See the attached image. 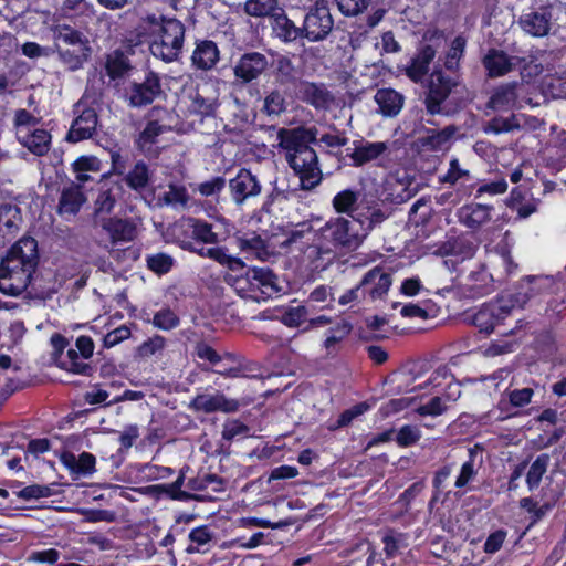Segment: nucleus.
<instances>
[{
	"mask_svg": "<svg viewBox=\"0 0 566 566\" xmlns=\"http://www.w3.org/2000/svg\"><path fill=\"white\" fill-rule=\"evenodd\" d=\"M38 244L32 238H23L12 245L0 263V292L7 295L22 293L36 266Z\"/></svg>",
	"mask_w": 566,
	"mask_h": 566,
	"instance_id": "nucleus-3",
	"label": "nucleus"
},
{
	"mask_svg": "<svg viewBox=\"0 0 566 566\" xmlns=\"http://www.w3.org/2000/svg\"><path fill=\"white\" fill-rule=\"evenodd\" d=\"M442 255H454L460 259H470L475 253V245L463 237L448 239L439 249Z\"/></svg>",
	"mask_w": 566,
	"mask_h": 566,
	"instance_id": "nucleus-37",
	"label": "nucleus"
},
{
	"mask_svg": "<svg viewBox=\"0 0 566 566\" xmlns=\"http://www.w3.org/2000/svg\"><path fill=\"white\" fill-rule=\"evenodd\" d=\"M128 69L126 56L118 51L108 55L106 61V70L111 77L116 78L122 76Z\"/></svg>",
	"mask_w": 566,
	"mask_h": 566,
	"instance_id": "nucleus-50",
	"label": "nucleus"
},
{
	"mask_svg": "<svg viewBox=\"0 0 566 566\" xmlns=\"http://www.w3.org/2000/svg\"><path fill=\"white\" fill-rule=\"evenodd\" d=\"M526 294L518 293L516 296L502 295L495 302L483 305L472 316L471 322L480 332L491 333L496 325L501 324L512 311L521 308L526 303Z\"/></svg>",
	"mask_w": 566,
	"mask_h": 566,
	"instance_id": "nucleus-8",
	"label": "nucleus"
},
{
	"mask_svg": "<svg viewBox=\"0 0 566 566\" xmlns=\"http://www.w3.org/2000/svg\"><path fill=\"white\" fill-rule=\"evenodd\" d=\"M334 25L329 9L324 2H316L304 19L303 36L311 42L324 40Z\"/></svg>",
	"mask_w": 566,
	"mask_h": 566,
	"instance_id": "nucleus-11",
	"label": "nucleus"
},
{
	"mask_svg": "<svg viewBox=\"0 0 566 566\" xmlns=\"http://www.w3.org/2000/svg\"><path fill=\"white\" fill-rule=\"evenodd\" d=\"M193 65L201 70L212 69L219 61V50L212 41H201L197 44L192 56Z\"/></svg>",
	"mask_w": 566,
	"mask_h": 566,
	"instance_id": "nucleus-27",
	"label": "nucleus"
},
{
	"mask_svg": "<svg viewBox=\"0 0 566 566\" xmlns=\"http://www.w3.org/2000/svg\"><path fill=\"white\" fill-rule=\"evenodd\" d=\"M91 54L88 40L82 41L73 46L61 48L60 57L71 70L80 69Z\"/></svg>",
	"mask_w": 566,
	"mask_h": 566,
	"instance_id": "nucleus-31",
	"label": "nucleus"
},
{
	"mask_svg": "<svg viewBox=\"0 0 566 566\" xmlns=\"http://www.w3.org/2000/svg\"><path fill=\"white\" fill-rule=\"evenodd\" d=\"M80 514L84 517L86 522L96 523V522H114L116 520V513L108 510H92V509H81Z\"/></svg>",
	"mask_w": 566,
	"mask_h": 566,
	"instance_id": "nucleus-55",
	"label": "nucleus"
},
{
	"mask_svg": "<svg viewBox=\"0 0 566 566\" xmlns=\"http://www.w3.org/2000/svg\"><path fill=\"white\" fill-rule=\"evenodd\" d=\"M159 93V78L154 74H149L143 83L132 86L129 101L133 106H144L151 103Z\"/></svg>",
	"mask_w": 566,
	"mask_h": 566,
	"instance_id": "nucleus-18",
	"label": "nucleus"
},
{
	"mask_svg": "<svg viewBox=\"0 0 566 566\" xmlns=\"http://www.w3.org/2000/svg\"><path fill=\"white\" fill-rule=\"evenodd\" d=\"M125 180L127 185L135 190L144 189L149 180L147 166L144 163H137L126 175Z\"/></svg>",
	"mask_w": 566,
	"mask_h": 566,
	"instance_id": "nucleus-47",
	"label": "nucleus"
},
{
	"mask_svg": "<svg viewBox=\"0 0 566 566\" xmlns=\"http://www.w3.org/2000/svg\"><path fill=\"white\" fill-rule=\"evenodd\" d=\"M96 224L106 233L113 245L133 242L138 235L137 224L132 219L99 218L96 219Z\"/></svg>",
	"mask_w": 566,
	"mask_h": 566,
	"instance_id": "nucleus-12",
	"label": "nucleus"
},
{
	"mask_svg": "<svg viewBox=\"0 0 566 566\" xmlns=\"http://www.w3.org/2000/svg\"><path fill=\"white\" fill-rule=\"evenodd\" d=\"M61 460L76 475H88L95 471V457L88 452H82L80 455L64 453Z\"/></svg>",
	"mask_w": 566,
	"mask_h": 566,
	"instance_id": "nucleus-30",
	"label": "nucleus"
},
{
	"mask_svg": "<svg viewBox=\"0 0 566 566\" xmlns=\"http://www.w3.org/2000/svg\"><path fill=\"white\" fill-rule=\"evenodd\" d=\"M227 281L242 297L255 301L272 297L281 291L277 276L269 268H250L243 275H229Z\"/></svg>",
	"mask_w": 566,
	"mask_h": 566,
	"instance_id": "nucleus-6",
	"label": "nucleus"
},
{
	"mask_svg": "<svg viewBox=\"0 0 566 566\" xmlns=\"http://www.w3.org/2000/svg\"><path fill=\"white\" fill-rule=\"evenodd\" d=\"M55 360L60 368L73 374L87 375L92 369L91 366L85 363L86 358H83V356L73 348H70L65 355L60 353Z\"/></svg>",
	"mask_w": 566,
	"mask_h": 566,
	"instance_id": "nucleus-33",
	"label": "nucleus"
},
{
	"mask_svg": "<svg viewBox=\"0 0 566 566\" xmlns=\"http://www.w3.org/2000/svg\"><path fill=\"white\" fill-rule=\"evenodd\" d=\"M189 224L192 228V234L197 240L205 243H217L220 241L218 233L213 231L212 224L196 219H190Z\"/></svg>",
	"mask_w": 566,
	"mask_h": 566,
	"instance_id": "nucleus-46",
	"label": "nucleus"
},
{
	"mask_svg": "<svg viewBox=\"0 0 566 566\" xmlns=\"http://www.w3.org/2000/svg\"><path fill=\"white\" fill-rule=\"evenodd\" d=\"M273 34L283 42H293L303 35L302 28L295 25L286 14H273L271 19Z\"/></svg>",
	"mask_w": 566,
	"mask_h": 566,
	"instance_id": "nucleus-28",
	"label": "nucleus"
},
{
	"mask_svg": "<svg viewBox=\"0 0 566 566\" xmlns=\"http://www.w3.org/2000/svg\"><path fill=\"white\" fill-rule=\"evenodd\" d=\"M434 43L424 45L416 57L412 59L411 64L407 67V75L413 81L419 82L428 72L429 64L436 56L437 48L443 42L441 34H436Z\"/></svg>",
	"mask_w": 566,
	"mask_h": 566,
	"instance_id": "nucleus-17",
	"label": "nucleus"
},
{
	"mask_svg": "<svg viewBox=\"0 0 566 566\" xmlns=\"http://www.w3.org/2000/svg\"><path fill=\"white\" fill-rule=\"evenodd\" d=\"M453 83L447 78L441 71L431 73L428 84V95L426 98L427 109L431 114H438L441 111L442 102L448 97Z\"/></svg>",
	"mask_w": 566,
	"mask_h": 566,
	"instance_id": "nucleus-15",
	"label": "nucleus"
},
{
	"mask_svg": "<svg viewBox=\"0 0 566 566\" xmlns=\"http://www.w3.org/2000/svg\"><path fill=\"white\" fill-rule=\"evenodd\" d=\"M140 42L149 45L151 54L165 62H174L181 54L185 41V27L174 18L161 14H147L137 27Z\"/></svg>",
	"mask_w": 566,
	"mask_h": 566,
	"instance_id": "nucleus-2",
	"label": "nucleus"
},
{
	"mask_svg": "<svg viewBox=\"0 0 566 566\" xmlns=\"http://www.w3.org/2000/svg\"><path fill=\"white\" fill-rule=\"evenodd\" d=\"M191 408L197 411L206 413L211 412H233L238 410L239 403L237 400L228 399L223 394H200L197 395L191 401Z\"/></svg>",
	"mask_w": 566,
	"mask_h": 566,
	"instance_id": "nucleus-16",
	"label": "nucleus"
},
{
	"mask_svg": "<svg viewBox=\"0 0 566 566\" xmlns=\"http://www.w3.org/2000/svg\"><path fill=\"white\" fill-rule=\"evenodd\" d=\"M153 324L159 329L170 331L178 326L179 317L170 308H163L154 315Z\"/></svg>",
	"mask_w": 566,
	"mask_h": 566,
	"instance_id": "nucleus-51",
	"label": "nucleus"
},
{
	"mask_svg": "<svg viewBox=\"0 0 566 566\" xmlns=\"http://www.w3.org/2000/svg\"><path fill=\"white\" fill-rule=\"evenodd\" d=\"M458 216L462 224L478 229L491 220V207L481 203L468 205L459 210Z\"/></svg>",
	"mask_w": 566,
	"mask_h": 566,
	"instance_id": "nucleus-23",
	"label": "nucleus"
},
{
	"mask_svg": "<svg viewBox=\"0 0 566 566\" xmlns=\"http://www.w3.org/2000/svg\"><path fill=\"white\" fill-rule=\"evenodd\" d=\"M520 192L517 190L512 191V201L514 209L516 210L518 217L521 218H527L531 214H533L538 207L539 200L531 198L530 200L525 202L518 201Z\"/></svg>",
	"mask_w": 566,
	"mask_h": 566,
	"instance_id": "nucleus-53",
	"label": "nucleus"
},
{
	"mask_svg": "<svg viewBox=\"0 0 566 566\" xmlns=\"http://www.w3.org/2000/svg\"><path fill=\"white\" fill-rule=\"evenodd\" d=\"M146 263L150 271L161 275L168 273L172 269L175 261L170 255L160 252L148 255L146 258Z\"/></svg>",
	"mask_w": 566,
	"mask_h": 566,
	"instance_id": "nucleus-49",
	"label": "nucleus"
},
{
	"mask_svg": "<svg viewBox=\"0 0 566 566\" xmlns=\"http://www.w3.org/2000/svg\"><path fill=\"white\" fill-rule=\"evenodd\" d=\"M277 4V0H248L244 10L252 17H265L272 14Z\"/></svg>",
	"mask_w": 566,
	"mask_h": 566,
	"instance_id": "nucleus-48",
	"label": "nucleus"
},
{
	"mask_svg": "<svg viewBox=\"0 0 566 566\" xmlns=\"http://www.w3.org/2000/svg\"><path fill=\"white\" fill-rule=\"evenodd\" d=\"M196 252L201 256L214 260L219 264L228 268L231 272H239L245 266L241 259L228 254L227 250L221 247L200 248L196 250Z\"/></svg>",
	"mask_w": 566,
	"mask_h": 566,
	"instance_id": "nucleus-32",
	"label": "nucleus"
},
{
	"mask_svg": "<svg viewBox=\"0 0 566 566\" xmlns=\"http://www.w3.org/2000/svg\"><path fill=\"white\" fill-rule=\"evenodd\" d=\"M517 98L516 85L506 84L500 86L491 96L489 106L495 111H505L515 105Z\"/></svg>",
	"mask_w": 566,
	"mask_h": 566,
	"instance_id": "nucleus-39",
	"label": "nucleus"
},
{
	"mask_svg": "<svg viewBox=\"0 0 566 566\" xmlns=\"http://www.w3.org/2000/svg\"><path fill=\"white\" fill-rule=\"evenodd\" d=\"M97 126V115L94 109L86 108L75 118L67 138L71 142H80L90 138Z\"/></svg>",
	"mask_w": 566,
	"mask_h": 566,
	"instance_id": "nucleus-20",
	"label": "nucleus"
},
{
	"mask_svg": "<svg viewBox=\"0 0 566 566\" xmlns=\"http://www.w3.org/2000/svg\"><path fill=\"white\" fill-rule=\"evenodd\" d=\"M312 227L308 223H302L297 229L292 230L282 241L266 243L255 233H244L237 238V244L241 252L248 258L268 261L280 251H276V244L281 249H287L292 245H298L305 234H308ZM301 249V247H297Z\"/></svg>",
	"mask_w": 566,
	"mask_h": 566,
	"instance_id": "nucleus-7",
	"label": "nucleus"
},
{
	"mask_svg": "<svg viewBox=\"0 0 566 566\" xmlns=\"http://www.w3.org/2000/svg\"><path fill=\"white\" fill-rule=\"evenodd\" d=\"M409 216L417 224L424 223L431 216V208L424 199H419L411 206Z\"/></svg>",
	"mask_w": 566,
	"mask_h": 566,
	"instance_id": "nucleus-58",
	"label": "nucleus"
},
{
	"mask_svg": "<svg viewBox=\"0 0 566 566\" xmlns=\"http://www.w3.org/2000/svg\"><path fill=\"white\" fill-rule=\"evenodd\" d=\"M554 7L548 1L536 0L535 3L520 18V25L532 36H545L548 34Z\"/></svg>",
	"mask_w": 566,
	"mask_h": 566,
	"instance_id": "nucleus-10",
	"label": "nucleus"
},
{
	"mask_svg": "<svg viewBox=\"0 0 566 566\" xmlns=\"http://www.w3.org/2000/svg\"><path fill=\"white\" fill-rule=\"evenodd\" d=\"M297 95L315 108H327L333 101L331 93L324 85L304 82L298 85Z\"/></svg>",
	"mask_w": 566,
	"mask_h": 566,
	"instance_id": "nucleus-22",
	"label": "nucleus"
},
{
	"mask_svg": "<svg viewBox=\"0 0 566 566\" xmlns=\"http://www.w3.org/2000/svg\"><path fill=\"white\" fill-rule=\"evenodd\" d=\"M122 192L118 184H113L107 188L102 187L94 205L95 220L99 218H109L107 214L112 212L117 199Z\"/></svg>",
	"mask_w": 566,
	"mask_h": 566,
	"instance_id": "nucleus-24",
	"label": "nucleus"
},
{
	"mask_svg": "<svg viewBox=\"0 0 566 566\" xmlns=\"http://www.w3.org/2000/svg\"><path fill=\"white\" fill-rule=\"evenodd\" d=\"M352 328V325L347 321L343 319L327 331L326 338L323 343V347L327 355L336 353L337 344L350 334Z\"/></svg>",
	"mask_w": 566,
	"mask_h": 566,
	"instance_id": "nucleus-40",
	"label": "nucleus"
},
{
	"mask_svg": "<svg viewBox=\"0 0 566 566\" xmlns=\"http://www.w3.org/2000/svg\"><path fill=\"white\" fill-rule=\"evenodd\" d=\"M389 217V213L382 209L379 203L365 206L355 217L361 231H366V238L371 230L384 222Z\"/></svg>",
	"mask_w": 566,
	"mask_h": 566,
	"instance_id": "nucleus-29",
	"label": "nucleus"
},
{
	"mask_svg": "<svg viewBox=\"0 0 566 566\" xmlns=\"http://www.w3.org/2000/svg\"><path fill=\"white\" fill-rule=\"evenodd\" d=\"M85 40H87V38L69 25H59L54 30V42L59 53L61 48L73 46Z\"/></svg>",
	"mask_w": 566,
	"mask_h": 566,
	"instance_id": "nucleus-43",
	"label": "nucleus"
},
{
	"mask_svg": "<svg viewBox=\"0 0 566 566\" xmlns=\"http://www.w3.org/2000/svg\"><path fill=\"white\" fill-rule=\"evenodd\" d=\"M226 185V180L222 177H213L210 180L199 184L196 190L205 197L213 196L219 193Z\"/></svg>",
	"mask_w": 566,
	"mask_h": 566,
	"instance_id": "nucleus-59",
	"label": "nucleus"
},
{
	"mask_svg": "<svg viewBox=\"0 0 566 566\" xmlns=\"http://www.w3.org/2000/svg\"><path fill=\"white\" fill-rule=\"evenodd\" d=\"M190 544L187 547L189 554H205L210 551L214 539V533L208 526H199L189 533Z\"/></svg>",
	"mask_w": 566,
	"mask_h": 566,
	"instance_id": "nucleus-35",
	"label": "nucleus"
},
{
	"mask_svg": "<svg viewBox=\"0 0 566 566\" xmlns=\"http://www.w3.org/2000/svg\"><path fill=\"white\" fill-rule=\"evenodd\" d=\"M447 409L446 403L440 397L432 398L428 403L420 406L417 411L420 416H440Z\"/></svg>",
	"mask_w": 566,
	"mask_h": 566,
	"instance_id": "nucleus-61",
	"label": "nucleus"
},
{
	"mask_svg": "<svg viewBox=\"0 0 566 566\" xmlns=\"http://www.w3.org/2000/svg\"><path fill=\"white\" fill-rule=\"evenodd\" d=\"M359 199V192L352 189H345L337 192L333 200L332 206L337 213H345L350 217Z\"/></svg>",
	"mask_w": 566,
	"mask_h": 566,
	"instance_id": "nucleus-42",
	"label": "nucleus"
},
{
	"mask_svg": "<svg viewBox=\"0 0 566 566\" xmlns=\"http://www.w3.org/2000/svg\"><path fill=\"white\" fill-rule=\"evenodd\" d=\"M22 223L20 208L10 202L0 205V231L3 234H14Z\"/></svg>",
	"mask_w": 566,
	"mask_h": 566,
	"instance_id": "nucleus-36",
	"label": "nucleus"
},
{
	"mask_svg": "<svg viewBox=\"0 0 566 566\" xmlns=\"http://www.w3.org/2000/svg\"><path fill=\"white\" fill-rule=\"evenodd\" d=\"M284 98L280 93L272 92L265 97L264 111L269 115H279L284 111Z\"/></svg>",
	"mask_w": 566,
	"mask_h": 566,
	"instance_id": "nucleus-62",
	"label": "nucleus"
},
{
	"mask_svg": "<svg viewBox=\"0 0 566 566\" xmlns=\"http://www.w3.org/2000/svg\"><path fill=\"white\" fill-rule=\"evenodd\" d=\"M219 106V90L216 83H187L184 85L176 104L178 113L185 117H208L214 115Z\"/></svg>",
	"mask_w": 566,
	"mask_h": 566,
	"instance_id": "nucleus-4",
	"label": "nucleus"
},
{
	"mask_svg": "<svg viewBox=\"0 0 566 566\" xmlns=\"http://www.w3.org/2000/svg\"><path fill=\"white\" fill-rule=\"evenodd\" d=\"M322 244L346 251L357 250L366 239V231H361L355 217H333L316 231Z\"/></svg>",
	"mask_w": 566,
	"mask_h": 566,
	"instance_id": "nucleus-5",
	"label": "nucleus"
},
{
	"mask_svg": "<svg viewBox=\"0 0 566 566\" xmlns=\"http://www.w3.org/2000/svg\"><path fill=\"white\" fill-rule=\"evenodd\" d=\"M453 135V129L444 128L439 132H432L424 139L423 145L436 151H443L450 148L451 146V137Z\"/></svg>",
	"mask_w": 566,
	"mask_h": 566,
	"instance_id": "nucleus-45",
	"label": "nucleus"
},
{
	"mask_svg": "<svg viewBox=\"0 0 566 566\" xmlns=\"http://www.w3.org/2000/svg\"><path fill=\"white\" fill-rule=\"evenodd\" d=\"M549 457L547 454L538 455L531 464L526 475V483L530 490L538 486L543 475L547 471Z\"/></svg>",
	"mask_w": 566,
	"mask_h": 566,
	"instance_id": "nucleus-44",
	"label": "nucleus"
},
{
	"mask_svg": "<svg viewBox=\"0 0 566 566\" xmlns=\"http://www.w3.org/2000/svg\"><path fill=\"white\" fill-rule=\"evenodd\" d=\"M102 170V161L95 156H81L72 164V171L78 185L93 180V175Z\"/></svg>",
	"mask_w": 566,
	"mask_h": 566,
	"instance_id": "nucleus-26",
	"label": "nucleus"
},
{
	"mask_svg": "<svg viewBox=\"0 0 566 566\" xmlns=\"http://www.w3.org/2000/svg\"><path fill=\"white\" fill-rule=\"evenodd\" d=\"M389 150V144L386 142H360L355 146L350 157L355 166H361L374 161Z\"/></svg>",
	"mask_w": 566,
	"mask_h": 566,
	"instance_id": "nucleus-21",
	"label": "nucleus"
},
{
	"mask_svg": "<svg viewBox=\"0 0 566 566\" xmlns=\"http://www.w3.org/2000/svg\"><path fill=\"white\" fill-rule=\"evenodd\" d=\"M465 46V41L458 36L455 38L450 46V50L448 51L447 59H446V67L449 70H453L458 66L459 61L463 54Z\"/></svg>",
	"mask_w": 566,
	"mask_h": 566,
	"instance_id": "nucleus-54",
	"label": "nucleus"
},
{
	"mask_svg": "<svg viewBox=\"0 0 566 566\" xmlns=\"http://www.w3.org/2000/svg\"><path fill=\"white\" fill-rule=\"evenodd\" d=\"M374 98L379 106V112L387 117L398 115L403 106V96L391 88L378 90Z\"/></svg>",
	"mask_w": 566,
	"mask_h": 566,
	"instance_id": "nucleus-25",
	"label": "nucleus"
},
{
	"mask_svg": "<svg viewBox=\"0 0 566 566\" xmlns=\"http://www.w3.org/2000/svg\"><path fill=\"white\" fill-rule=\"evenodd\" d=\"M314 310V306H311L308 303L291 306L283 312L281 321L287 327H300L302 324L307 323L308 316L313 314Z\"/></svg>",
	"mask_w": 566,
	"mask_h": 566,
	"instance_id": "nucleus-41",
	"label": "nucleus"
},
{
	"mask_svg": "<svg viewBox=\"0 0 566 566\" xmlns=\"http://www.w3.org/2000/svg\"><path fill=\"white\" fill-rule=\"evenodd\" d=\"M165 127L157 122H149L140 133L138 144L142 149L149 150L150 146L156 143V138L164 132Z\"/></svg>",
	"mask_w": 566,
	"mask_h": 566,
	"instance_id": "nucleus-52",
	"label": "nucleus"
},
{
	"mask_svg": "<svg viewBox=\"0 0 566 566\" xmlns=\"http://www.w3.org/2000/svg\"><path fill=\"white\" fill-rule=\"evenodd\" d=\"M391 276L380 268L370 270L360 282V286L371 298H380L389 291Z\"/></svg>",
	"mask_w": 566,
	"mask_h": 566,
	"instance_id": "nucleus-19",
	"label": "nucleus"
},
{
	"mask_svg": "<svg viewBox=\"0 0 566 566\" xmlns=\"http://www.w3.org/2000/svg\"><path fill=\"white\" fill-rule=\"evenodd\" d=\"M279 146L285 151V157L300 177L303 189L315 188L322 181V170L315 150L310 144L316 142L317 134L314 128L280 129L277 133Z\"/></svg>",
	"mask_w": 566,
	"mask_h": 566,
	"instance_id": "nucleus-1",
	"label": "nucleus"
},
{
	"mask_svg": "<svg viewBox=\"0 0 566 566\" xmlns=\"http://www.w3.org/2000/svg\"><path fill=\"white\" fill-rule=\"evenodd\" d=\"M412 402L413 398L411 397L396 398L385 403L380 410L384 416L388 417L410 407Z\"/></svg>",
	"mask_w": 566,
	"mask_h": 566,
	"instance_id": "nucleus-60",
	"label": "nucleus"
},
{
	"mask_svg": "<svg viewBox=\"0 0 566 566\" xmlns=\"http://www.w3.org/2000/svg\"><path fill=\"white\" fill-rule=\"evenodd\" d=\"M420 430L416 426H403L397 432L396 441L401 447H408L416 443L420 439Z\"/></svg>",
	"mask_w": 566,
	"mask_h": 566,
	"instance_id": "nucleus-56",
	"label": "nucleus"
},
{
	"mask_svg": "<svg viewBox=\"0 0 566 566\" xmlns=\"http://www.w3.org/2000/svg\"><path fill=\"white\" fill-rule=\"evenodd\" d=\"M82 185H71L61 195L59 210L61 213L75 214L85 202V196L81 190Z\"/></svg>",
	"mask_w": 566,
	"mask_h": 566,
	"instance_id": "nucleus-34",
	"label": "nucleus"
},
{
	"mask_svg": "<svg viewBox=\"0 0 566 566\" xmlns=\"http://www.w3.org/2000/svg\"><path fill=\"white\" fill-rule=\"evenodd\" d=\"M248 433V427L238 420H231L224 423L222 430V437L227 440H232L239 436H245Z\"/></svg>",
	"mask_w": 566,
	"mask_h": 566,
	"instance_id": "nucleus-64",
	"label": "nucleus"
},
{
	"mask_svg": "<svg viewBox=\"0 0 566 566\" xmlns=\"http://www.w3.org/2000/svg\"><path fill=\"white\" fill-rule=\"evenodd\" d=\"M15 135L19 143L36 156L44 155L51 144V135L40 126V120L25 109L14 116Z\"/></svg>",
	"mask_w": 566,
	"mask_h": 566,
	"instance_id": "nucleus-9",
	"label": "nucleus"
},
{
	"mask_svg": "<svg viewBox=\"0 0 566 566\" xmlns=\"http://www.w3.org/2000/svg\"><path fill=\"white\" fill-rule=\"evenodd\" d=\"M483 64L490 76H502L512 67L511 59L504 52L497 50L489 51Z\"/></svg>",
	"mask_w": 566,
	"mask_h": 566,
	"instance_id": "nucleus-38",
	"label": "nucleus"
},
{
	"mask_svg": "<svg viewBox=\"0 0 566 566\" xmlns=\"http://www.w3.org/2000/svg\"><path fill=\"white\" fill-rule=\"evenodd\" d=\"M340 12L345 15H357L369 4V0H336Z\"/></svg>",
	"mask_w": 566,
	"mask_h": 566,
	"instance_id": "nucleus-57",
	"label": "nucleus"
},
{
	"mask_svg": "<svg viewBox=\"0 0 566 566\" xmlns=\"http://www.w3.org/2000/svg\"><path fill=\"white\" fill-rule=\"evenodd\" d=\"M230 196L235 205H243L248 199L261 193L262 186L258 177L242 168L229 181Z\"/></svg>",
	"mask_w": 566,
	"mask_h": 566,
	"instance_id": "nucleus-13",
	"label": "nucleus"
},
{
	"mask_svg": "<svg viewBox=\"0 0 566 566\" xmlns=\"http://www.w3.org/2000/svg\"><path fill=\"white\" fill-rule=\"evenodd\" d=\"M163 199L167 205H185L187 202L188 196L184 187L170 185L169 189L165 191Z\"/></svg>",
	"mask_w": 566,
	"mask_h": 566,
	"instance_id": "nucleus-63",
	"label": "nucleus"
},
{
	"mask_svg": "<svg viewBox=\"0 0 566 566\" xmlns=\"http://www.w3.org/2000/svg\"><path fill=\"white\" fill-rule=\"evenodd\" d=\"M266 57L259 53H245L233 67L234 76L242 83H250L256 80L268 67Z\"/></svg>",
	"mask_w": 566,
	"mask_h": 566,
	"instance_id": "nucleus-14",
	"label": "nucleus"
}]
</instances>
